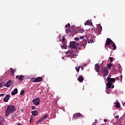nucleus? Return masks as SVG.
<instances>
[{
    "mask_svg": "<svg viewBox=\"0 0 125 125\" xmlns=\"http://www.w3.org/2000/svg\"><path fill=\"white\" fill-rule=\"evenodd\" d=\"M95 70L98 73H99V71H100V67L99 66V63H96L95 65Z\"/></svg>",
    "mask_w": 125,
    "mask_h": 125,
    "instance_id": "9",
    "label": "nucleus"
},
{
    "mask_svg": "<svg viewBox=\"0 0 125 125\" xmlns=\"http://www.w3.org/2000/svg\"><path fill=\"white\" fill-rule=\"evenodd\" d=\"M32 102L34 105L38 106V105H40V102H41V98H40V97L36 98L32 100Z\"/></svg>",
    "mask_w": 125,
    "mask_h": 125,
    "instance_id": "5",
    "label": "nucleus"
},
{
    "mask_svg": "<svg viewBox=\"0 0 125 125\" xmlns=\"http://www.w3.org/2000/svg\"><path fill=\"white\" fill-rule=\"evenodd\" d=\"M101 29H102V26H100V29H99V32H101V30H101Z\"/></svg>",
    "mask_w": 125,
    "mask_h": 125,
    "instance_id": "41",
    "label": "nucleus"
},
{
    "mask_svg": "<svg viewBox=\"0 0 125 125\" xmlns=\"http://www.w3.org/2000/svg\"><path fill=\"white\" fill-rule=\"evenodd\" d=\"M119 115H117L116 116H115V119H119Z\"/></svg>",
    "mask_w": 125,
    "mask_h": 125,
    "instance_id": "39",
    "label": "nucleus"
},
{
    "mask_svg": "<svg viewBox=\"0 0 125 125\" xmlns=\"http://www.w3.org/2000/svg\"><path fill=\"white\" fill-rule=\"evenodd\" d=\"M78 45H79V44L75 41L70 42L69 47L71 49H75V48H78Z\"/></svg>",
    "mask_w": 125,
    "mask_h": 125,
    "instance_id": "3",
    "label": "nucleus"
},
{
    "mask_svg": "<svg viewBox=\"0 0 125 125\" xmlns=\"http://www.w3.org/2000/svg\"><path fill=\"white\" fill-rule=\"evenodd\" d=\"M86 22L88 26H91V25H92V22H91L90 20H87Z\"/></svg>",
    "mask_w": 125,
    "mask_h": 125,
    "instance_id": "22",
    "label": "nucleus"
},
{
    "mask_svg": "<svg viewBox=\"0 0 125 125\" xmlns=\"http://www.w3.org/2000/svg\"><path fill=\"white\" fill-rule=\"evenodd\" d=\"M110 62H113V59H114V58L109 57Z\"/></svg>",
    "mask_w": 125,
    "mask_h": 125,
    "instance_id": "32",
    "label": "nucleus"
},
{
    "mask_svg": "<svg viewBox=\"0 0 125 125\" xmlns=\"http://www.w3.org/2000/svg\"><path fill=\"white\" fill-rule=\"evenodd\" d=\"M32 110H36V106H32Z\"/></svg>",
    "mask_w": 125,
    "mask_h": 125,
    "instance_id": "35",
    "label": "nucleus"
},
{
    "mask_svg": "<svg viewBox=\"0 0 125 125\" xmlns=\"http://www.w3.org/2000/svg\"><path fill=\"white\" fill-rule=\"evenodd\" d=\"M101 71L103 74V73H104V74H103L104 77H106V76H108L109 74V70H108V68H107V67H104L103 68H102Z\"/></svg>",
    "mask_w": 125,
    "mask_h": 125,
    "instance_id": "4",
    "label": "nucleus"
},
{
    "mask_svg": "<svg viewBox=\"0 0 125 125\" xmlns=\"http://www.w3.org/2000/svg\"><path fill=\"white\" fill-rule=\"evenodd\" d=\"M84 25H85V26H86V25H87V22H85L84 23Z\"/></svg>",
    "mask_w": 125,
    "mask_h": 125,
    "instance_id": "45",
    "label": "nucleus"
},
{
    "mask_svg": "<svg viewBox=\"0 0 125 125\" xmlns=\"http://www.w3.org/2000/svg\"><path fill=\"white\" fill-rule=\"evenodd\" d=\"M36 83H40V82H42V78L41 77H37L36 78Z\"/></svg>",
    "mask_w": 125,
    "mask_h": 125,
    "instance_id": "16",
    "label": "nucleus"
},
{
    "mask_svg": "<svg viewBox=\"0 0 125 125\" xmlns=\"http://www.w3.org/2000/svg\"><path fill=\"white\" fill-rule=\"evenodd\" d=\"M87 42H88V43H90V42H91V43H93V42H94V41H93V40H90V41H87Z\"/></svg>",
    "mask_w": 125,
    "mask_h": 125,
    "instance_id": "28",
    "label": "nucleus"
},
{
    "mask_svg": "<svg viewBox=\"0 0 125 125\" xmlns=\"http://www.w3.org/2000/svg\"><path fill=\"white\" fill-rule=\"evenodd\" d=\"M62 41L64 42H65V38H62Z\"/></svg>",
    "mask_w": 125,
    "mask_h": 125,
    "instance_id": "43",
    "label": "nucleus"
},
{
    "mask_svg": "<svg viewBox=\"0 0 125 125\" xmlns=\"http://www.w3.org/2000/svg\"><path fill=\"white\" fill-rule=\"evenodd\" d=\"M47 117H48V115L45 114L43 116V117H42V118L43 119V120H45V119H47Z\"/></svg>",
    "mask_w": 125,
    "mask_h": 125,
    "instance_id": "25",
    "label": "nucleus"
},
{
    "mask_svg": "<svg viewBox=\"0 0 125 125\" xmlns=\"http://www.w3.org/2000/svg\"><path fill=\"white\" fill-rule=\"evenodd\" d=\"M67 26L70 27V23H68Z\"/></svg>",
    "mask_w": 125,
    "mask_h": 125,
    "instance_id": "47",
    "label": "nucleus"
},
{
    "mask_svg": "<svg viewBox=\"0 0 125 125\" xmlns=\"http://www.w3.org/2000/svg\"><path fill=\"white\" fill-rule=\"evenodd\" d=\"M67 55H69L70 57H72L73 58H76V55L74 54V52H73L72 51L69 50L66 52Z\"/></svg>",
    "mask_w": 125,
    "mask_h": 125,
    "instance_id": "6",
    "label": "nucleus"
},
{
    "mask_svg": "<svg viewBox=\"0 0 125 125\" xmlns=\"http://www.w3.org/2000/svg\"><path fill=\"white\" fill-rule=\"evenodd\" d=\"M116 108H121V104H120V103H119L118 101H116Z\"/></svg>",
    "mask_w": 125,
    "mask_h": 125,
    "instance_id": "21",
    "label": "nucleus"
},
{
    "mask_svg": "<svg viewBox=\"0 0 125 125\" xmlns=\"http://www.w3.org/2000/svg\"><path fill=\"white\" fill-rule=\"evenodd\" d=\"M75 40L77 41H79L80 40V38H78V37H76L75 38Z\"/></svg>",
    "mask_w": 125,
    "mask_h": 125,
    "instance_id": "36",
    "label": "nucleus"
},
{
    "mask_svg": "<svg viewBox=\"0 0 125 125\" xmlns=\"http://www.w3.org/2000/svg\"><path fill=\"white\" fill-rule=\"evenodd\" d=\"M81 68V66H79L78 67H75L76 71L79 73L80 72V69Z\"/></svg>",
    "mask_w": 125,
    "mask_h": 125,
    "instance_id": "26",
    "label": "nucleus"
},
{
    "mask_svg": "<svg viewBox=\"0 0 125 125\" xmlns=\"http://www.w3.org/2000/svg\"><path fill=\"white\" fill-rule=\"evenodd\" d=\"M111 87H112V88H114V85H112V86H111Z\"/></svg>",
    "mask_w": 125,
    "mask_h": 125,
    "instance_id": "49",
    "label": "nucleus"
},
{
    "mask_svg": "<svg viewBox=\"0 0 125 125\" xmlns=\"http://www.w3.org/2000/svg\"><path fill=\"white\" fill-rule=\"evenodd\" d=\"M83 32H84V30H83V29H80L78 31V33H80L81 34H83Z\"/></svg>",
    "mask_w": 125,
    "mask_h": 125,
    "instance_id": "27",
    "label": "nucleus"
},
{
    "mask_svg": "<svg viewBox=\"0 0 125 125\" xmlns=\"http://www.w3.org/2000/svg\"><path fill=\"white\" fill-rule=\"evenodd\" d=\"M65 28H68V25H67V24H66V25H65Z\"/></svg>",
    "mask_w": 125,
    "mask_h": 125,
    "instance_id": "48",
    "label": "nucleus"
},
{
    "mask_svg": "<svg viewBox=\"0 0 125 125\" xmlns=\"http://www.w3.org/2000/svg\"><path fill=\"white\" fill-rule=\"evenodd\" d=\"M83 117V115L80 113H76L73 114V117L72 119H75V118H82Z\"/></svg>",
    "mask_w": 125,
    "mask_h": 125,
    "instance_id": "7",
    "label": "nucleus"
},
{
    "mask_svg": "<svg viewBox=\"0 0 125 125\" xmlns=\"http://www.w3.org/2000/svg\"><path fill=\"white\" fill-rule=\"evenodd\" d=\"M112 66H113V67L114 71H117V68H118V67L117 66H115V65H113V64H112V63L111 62L107 64L108 69H111V67H112Z\"/></svg>",
    "mask_w": 125,
    "mask_h": 125,
    "instance_id": "8",
    "label": "nucleus"
},
{
    "mask_svg": "<svg viewBox=\"0 0 125 125\" xmlns=\"http://www.w3.org/2000/svg\"><path fill=\"white\" fill-rule=\"evenodd\" d=\"M33 120V118H30V124H31V123H32V121Z\"/></svg>",
    "mask_w": 125,
    "mask_h": 125,
    "instance_id": "42",
    "label": "nucleus"
},
{
    "mask_svg": "<svg viewBox=\"0 0 125 125\" xmlns=\"http://www.w3.org/2000/svg\"><path fill=\"white\" fill-rule=\"evenodd\" d=\"M112 84H113V83L111 82H107L106 85L108 88H111V87L112 86Z\"/></svg>",
    "mask_w": 125,
    "mask_h": 125,
    "instance_id": "19",
    "label": "nucleus"
},
{
    "mask_svg": "<svg viewBox=\"0 0 125 125\" xmlns=\"http://www.w3.org/2000/svg\"><path fill=\"white\" fill-rule=\"evenodd\" d=\"M17 125H22L21 124H18Z\"/></svg>",
    "mask_w": 125,
    "mask_h": 125,
    "instance_id": "50",
    "label": "nucleus"
},
{
    "mask_svg": "<svg viewBox=\"0 0 125 125\" xmlns=\"http://www.w3.org/2000/svg\"><path fill=\"white\" fill-rule=\"evenodd\" d=\"M16 110V108H15V106H14V105H8L5 110L6 117H8V116H9L10 114H12V113H14Z\"/></svg>",
    "mask_w": 125,
    "mask_h": 125,
    "instance_id": "1",
    "label": "nucleus"
},
{
    "mask_svg": "<svg viewBox=\"0 0 125 125\" xmlns=\"http://www.w3.org/2000/svg\"><path fill=\"white\" fill-rule=\"evenodd\" d=\"M30 80L32 83H37V80L35 78H32Z\"/></svg>",
    "mask_w": 125,
    "mask_h": 125,
    "instance_id": "24",
    "label": "nucleus"
},
{
    "mask_svg": "<svg viewBox=\"0 0 125 125\" xmlns=\"http://www.w3.org/2000/svg\"><path fill=\"white\" fill-rule=\"evenodd\" d=\"M69 32H70V30L66 29V34H69Z\"/></svg>",
    "mask_w": 125,
    "mask_h": 125,
    "instance_id": "34",
    "label": "nucleus"
},
{
    "mask_svg": "<svg viewBox=\"0 0 125 125\" xmlns=\"http://www.w3.org/2000/svg\"><path fill=\"white\" fill-rule=\"evenodd\" d=\"M10 70H11V76H13V75H14V73H15V71H14L12 68H11Z\"/></svg>",
    "mask_w": 125,
    "mask_h": 125,
    "instance_id": "23",
    "label": "nucleus"
},
{
    "mask_svg": "<svg viewBox=\"0 0 125 125\" xmlns=\"http://www.w3.org/2000/svg\"><path fill=\"white\" fill-rule=\"evenodd\" d=\"M1 96H4V94H0V97H1Z\"/></svg>",
    "mask_w": 125,
    "mask_h": 125,
    "instance_id": "40",
    "label": "nucleus"
},
{
    "mask_svg": "<svg viewBox=\"0 0 125 125\" xmlns=\"http://www.w3.org/2000/svg\"><path fill=\"white\" fill-rule=\"evenodd\" d=\"M110 44H112V46H113V48L112 49L113 50H116L117 49V46H116V44L113 41L111 40L110 38H107L106 39V42L105 43L104 46L106 47V46H109Z\"/></svg>",
    "mask_w": 125,
    "mask_h": 125,
    "instance_id": "2",
    "label": "nucleus"
},
{
    "mask_svg": "<svg viewBox=\"0 0 125 125\" xmlns=\"http://www.w3.org/2000/svg\"><path fill=\"white\" fill-rule=\"evenodd\" d=\"M24 90H21V93H20V95H23V94H24Z\"/></svg>",
    "mask_w": 125,
    "mask_h": 125,
    "instance_id": "31",
    "label": "nucleus"
},
{
    "mask_svg": "<svg viewBox=\"0 0 125 125\" xmlns=\"http://www.w3.org/2000/svg\"><path fill=\"white\" fill-rule=\"evenodd\" d=\"M109 48H110V49H113V46L112 45V44L110 45H109Z\"/></svg>",
    "mask_w": 125,
    "mask_h": 125,
    "instance_id": "33",
    "label": "nucleus"
},
{
    "mask_svg": "<svg viewBox=\"0 0 125 125\" xmlns=\"http://www.w3.org/2000/svg\"><path fill=\"white\" fill-rule=\"evenodd\" d=\"M3 122H4V118L0 117V125H3Z\"/></svg>",
    "mask_w": 125,
    "mask_h": 125,
    "instance_id": "17",
    "label": "nucleus"
},
{
    "mask_svg": "<svg viewBox=\"0 0 125 125\" xmlns=\"http://www.w3.org/2000/svg\"><path fill=\"white\" fill-rule=\"evenodd\" d=\"M4 84V83L3 82L0 83V87H2Z\"/></svg>",
    "mask_w": 125,
    "mask_h": 125,
    "instance_id": "29",
    "label": "nucleus"
},
{
    "mask_svg": "<svg viewBox=\"0 0 125 125\" xmlns=\"http://www.w3.org/2000/svg\"><path fill=\"white\" fill-rule=\"evenodd\" d=\"M18 93V90L17 88H15L13 91L11 93V95H15Z\"/></svg>",
    "mask_w": 125,
    "mask_h": 125,
    "instance_id": "15",
    "label": "nucleus"
},
{
    "mask_svg": "<svg viewBox=\"0 0 125 125\" xmlns=\"http://www.w3.org/2000/svg\"><path fill=\"white\" fill-rule=\"evenodd\" d=\"M106 81H108L109 83H115L116 82V79L115 78H111L110 77H108L106 79Z\"/></svg>",
    "mask_w": 125,
    "mask_h": 125,
    "instance_id": "11",
    "label": "nucleus"
},
{
    "mask_svg": "<svg viewBox=\"0 0 125 125\" xmlns=\"http://www.w3.org/2000/svg\"><path fill=\"white\" fill-rule=\"evenodd\" d=\"M32 115H34V116H38L39 114V112L37 110H34L31 112Z\"/></svg>",
    "mask_w": 125,
    "mask_h": 125,
    "instance_id": "18",
    "label": "nucleus"
},
{
    "mask_svg": "<svg viewBox=\"0 0 125 125\" xmlns=\"http://www.w3.org/2000/svg\"><path fill=\"white\" fill-rule=\"evenodd\" d=\"M82 69H83V67H82Z\"/></svg>",
    "mask_w": 125,
    "mask_h": 125,
    "instance_id": "51",
    "label": "nucleus"
},
{
    "mask_svg": "<svg viewBox=\"0 0 125 125\" xmlns=\"http://www.w3.org/2000/svg\"><path fill=\"white\" fill-rule=\"evenodd\" d=\"M85 39H86V41H87V42H88V41H89V37H87V36H86L85 37Z\"/></svg>",
    "mask_w": 125,
    "mask_h": 125,
    "instance_id": "30",
    "label": "nucleus"
},
{
    "mask_svg": "<svg viewBox=\"0 0 125 125\" xmlns=\"http://www.w3.org/2000/svg\"><path fill=\"white\" fill-rule=\"evenodd\" d=\"M40 123H41V122H40L39 120H38V121L36 122V124H40Z\"/></svg>",
    "mask_w": 125,
    "mask_h": 125,
    "instance_id": "44",
    "label": "nucleus"
},
{
    "mask_svg": "<svg viewBox=\"0 0 125 125\" xmlns=\"http://www.w3.org/2000/svg\"><path fill=\"white\" fill-rule=\"evenodd\" d=\"M83 38H84L83 36H80V39L81 40H83Z\"/></svg>",
    "mask_w": 125,
    "mask_h": 125,
    "instance_id": "38",
    "label": "nucleus"
},
{
    "mask_svg": "<svg viewBox=\"0 0 125 125\" xmlns=\"http://www.w3.org/2000/svg\"><path fill=\"white\" fill-rule=\"evenodd\" d=\"M104 122L105 123H106V122H107V120H106V119H104Z\"/></svg>",
    "mask_w": 125,
    "mask_h": 125,
    "instance_id": "46",
    "label": "nucleus"
},
{
    "mask_svg": "<svg viewBox=\"0 0 125 125\" xmlns=\"http://www.w3.org/2000/svg\"><path fill=\"white\" fill-rule=\"evenodd\" d=\"M16 78V79H19V80L21 81V82H22V81H24L25 79L24 76L22 75H17Z\"/></svg>",
    "mask_w": 125,
    "mask_h": 125,
    "instance_id": "10",
    "label": "nucleus"
},
{
    "mask_svg": "<svg viewBox=\"0 0 125 125\" xmlns=\"http://www.w3.org/2000/svg\"><path fill=\"white\" fill-rule=\"evenodd\" d=\"M11 83H12V82L11 80H9L7 81V83L5 84V86L6 87H10V85H11Z\"/></svg>",
    "mask_w": 125,
    "mask_h": 125,
    "instance_id": "14",
    "label": "nucleus"
},
{
    "mask_svg": "<svg viewBox=\"0 0 125 125\" xmlns=\"http://www.w3.org/2000/svg\"><path fill=\"white\" fill-rule=\"evenodd\" d=\"M87 44V41H86V40H85L82 42L81 45L82 46H83L84 48H85V46H86Z\"/></svg>",
    "mask_w": 125,
    "mask_h": 125,
    "instance_id": "13",
    "label": "nucleus"
},
{
    "mask_svg": "<svg viewBox=\"0 0 125 125\" xmlns=\"http://www.w3.org/2000/svg\"><path fill=\"white\" fill-rule=\"evenodd\" d=\"M10 98V95H6L5 97L3 98V102H7L9 99Z\"/></svg>",
    "mask_w": 125,
    "mask_h": 125,
    "instance_id": "12",
    "label": "nucleus"
},
{
    "mask_svg": "<svg viewBox=\"0 0 125 125\" xmlns=\"http://www.w3.org/2000/svg\"><path fill=\"white\" fill-rule=\"evenodd\" d=\"M39 121V122L41 123V122H42V121H43V119L42 118L40 119Z\"/></svg>",
    "mask_w": 125,
    "mask_h": 125,
    "instance_id": "37",
    "label": "nucleus"
},
{
    "mask_svg": "<svg viewBox=\"0 0 125 125\" xmlns=\"http://www.w3.org/2000/svg\"><path fill=\"white\" fill-rule=\"evenodd\" d=\"M78 81L79 82H83V75L79 76Z\"/></svg>",
    "mask_w": 125,
    "mask_h": 125,
    "instance_id": "20",
    "label": "nucleus"
}]
</instances>
